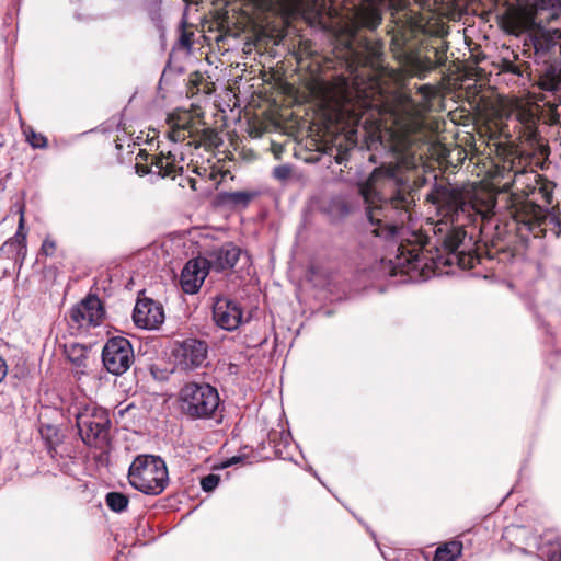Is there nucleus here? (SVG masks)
<instances>
[{
  "instance_id": "1",
  "label": "nucleus",
  "mask_w": 561,
  "mask_h": 561,
  "mask_svg": "<svg viewBox=\"0 0 561 561\" xmlns=\"http://www.w3.org/2000/svg\"><path fill=\"white\" fill-rule=\"evenodd\" d=\"M390 248L369 271L373 278H394V284L423 282L432 276L473 268L494 259L490 248Z\"/></svg>"
},
{
  "instance_id": "2",
  "label": "nucleus",
  "mask_w": 561,
  "mask_h": 561,
  "mask_svg": "<svg viewBox=\"0 0 561 561\" xmlns=\"http://www.w3.org/2000/svg\"><path fill=\"white\" fill-rule=\"evenodd\" d=\"M365 203L370 232L385 240L393 237L399 226L410 218L414 203L411 186L396 173L393 168H378L359 186Z\"/></svg>"
},
{
  "instance_id": "3",
  "label": "nucleus",
  "mask_w": 561,
  "mask_h": 561,
  "mask_svg": "<svg viewBox=\"0 0 561 561\" xmlns=\"http://www.w3.org/2000/svg\"><path fill=\"white\" fill-rule=\"evenodd\" d=\"M525 10V18L517 22L516 28L549 24L561 16V0H535L534 5ZM536 61L542 60L538 69V87L551 92L561 100V30L542 32L531 37Z\"/></svg>"
},
{
  "instance_id": "4",
  "label": "nucleus",
  "mask_w": 561,
  "mask_h": 561,
  "mask_svg": "<svg viewBox=\"0 0 561 561\" xmlns=\"http://www.w3.org/2000/svg\"><path fill=\"white\" fill-rule=\"evenodd\" d=\"M436 213L446 222L465 226L476 220L477 216L486 218L491 206L479 201L470 190L453 185L449 182H435L426 195Z\"/></svg>"
},
{
  "instance_id": "5",
  "label": "nucleus",
  "mask_w": 561,
  "mask_h": 561,
  "mask_svg": "<svg viewBox=\"0 0 561 561\" xmlns=\"http://www.w3.org/2000/svg\"><path fill=\"white\" fill-rule=\"evenodd\" d=\"M70 413L76 419L82 442L96 449H104L110 444L111 419L108 412L93 402L75 403Z\"/></svg>"
},
{
  "instance_id": "6",
  "label": "nucleus",
  "mask_w": 561,
  "mask_h": 561,
  "mask_svg": "<svg viewBox=\"0 0 561 561\" xmlns=\"http://www.w3.org/2000/svg\"><path fill=\"white\" fill-rule=\"evenodd\" d=\"M128 480L134 489L147 495H159L169 482L165 462L159 456L139 455L129 466Z\"/></svg>"
},
{
  "instance_id": "7",
  "label": "nucleus",
  "mask_w": 561,
  "mask_h": 561,
  "mask_svg": "<svg viewBox=\"0 0 561 561\" xmlns=\"http://www.w3.org/2000/svg\"><path fill=\"white\" fill-rule=\"evenodd\" d=\"M219 403V393L209 383L188 382L179 393L180 410L192 421L211 419Z\"/></svg>"
},
{
  "instance_id": "8",
  "label": "nucleus",
  "mask_w": 561,
  "mask_h": 561,
  "mask_svg": "<svg viewBox=\"0 0 561 561\" xmlns=\"http://www.w3.org/2000/svg\"><path fill=\"white\" fill-rule=\"evenodd\" d=\"M135 356L130 342L123 336L111 337L102 351L105 369L115 376L126 373L134 363Z\"/></svg>"
},
{
  "instance_id": "9",
  "label": "nucleus",
  "mask_w": 561,
  "mask_h": 561,
  "mask_svg": "<svg viewBox=\"0 0 561 561\" xmlns=\"http://www.w3.org/2000/svg\"><path fill=\"white\" fill-rule=\"evenodd\" d=\"M207 354V343L194 337L178 342L172 350L175 365L182 370L201 367L206 362Z\"/></svg>"
},
{
  "instance_id": "10",
  "label": "nucleus",
  "mask_w": 561,
  "mask_h": 561,
  "mask_svg": "<svg viewBox=\"0 0 561 561\" xmlns=\"http://www.w3.org/2000/svg\"><path fill=\"white\" fill-rule=\"evenodd\" d=\"M183 160V153L178 156L172 151H161L159 154L151 157L150 163L137 161L135 164V171L139 176L152 173L162 179L170 178L174 180L176 174L183 173V167L180 165Z\"/></svg>"
},
{
  "instance_id": "11",
  "label": "nucleus",
  "mask_w": 561,
  "mask_h": 561,
  "mask_svg": "<svg viewBox=\"0 0 561 561\" xmlns=\"http://www.w3.org/2000/svg\"><path fill=\"white\" fill-rule=\"evenodd\" d=\"M213 320L220 329L233 331L243 321L242 308L232 299L218 297L213 304Z\"/></svg>"
},
{
  "instance_id": "12",
  "label": "nucleus",
  "mask_w": 561,
  "mask_h": 561,
  "mask_svg": "<svg viewBox=\"0 0 561 561\" xmlns=\"http://www.w3.org/2000/svg\"><path fill=\"white\" fill-rule=\"evenodd\" d=\"M104 314V307L101 300L94 295H89L70 310V319L79 328L100 325Z\"/></svg>"
},
{
  "instance_id": "13",
  "label": "nucleus",
  "mask_w": 561,
  "mask_h": 561,
  "mask_svg": "<svg viewBox=\"0 0 561 561\" xmlns=\"http://www.w3.org/2000/svg\"><path fill=\"white\" fill-rule=\"evenodd\" d=\"M133 320L138 328L158 329L164 321L163 307L150 298L138 299L134 308Z\"/></svg>"
},
{
  "instance_id": "14",
  "label": "nucleus",
  "mask_w": 561,
  "mask_h": 561,
  "mask_svg": "<svg viewBox=\"0 0 561 561\" xmlns=\"http://www.w3.org/2000/svg\"><path fill=\"white\" fill-rule=\"evenodd\" d=\"M210 270V262L204 257L190 260L181 273V288L184 293L193 295L202 287Z\"/></svg>"
},
{
  "instance_id": "15",
  "label": "nucleus",
  "mask_w": 561,
  "mask_h": 561,
  "mask_svg": "<svg viewBox=\"0 0 561 561\" xmlns=\"http://www.w3.org/2000/svg\"><path fill=\"white\" fill-rule=\"evenodd\" d=\"M533 543L528 542V547L537 549V554L546 561H561V539L553 535L537 538L531 537Z\"/></svg>"
},
{
  "instance_id": "16",
  "label": "nucleus",
  "mask_w": 561,
  "mask_h": 561,
  "mask_svg": "<svg viewBox=\"0 0 561 561\" xmlns=\"http://www.w3.org/2000/svg\"><path fill=\"white\" fill-rule=\"evenodd\" d=\"M382 14L381 11L373 5L362 7L357 9L354 15V27L355 34L360 30H367L374 32L381 24Z\"/></svg>"
},
{
  "instance_id": "17",
  "label": "nucleus",
  "mask_w": 561,
  "mask_h": 561,
  "mask_svg": "<svg viewBox=\"0 0 561 561\" xmlns=\"http://www.w3.org/2000/svg\"><path fill=\"white\" fill-rule=\"evenodd\" d=\"M321 213L324 214L331 222H339L351 213V206L343 195L331 196L323 201Z\"/></svg>"
},
{
  "instance_id": "18",
  "label": "nucleus",
  "mask_w": 561,
  "mask_h": 561,
  "mask_svg": "<svg viewBox=\"0 0 561 561\" xmlns=\"http://www.w3.org/2000/svg\"><path fill=\"white\" fill-rule=\"evenodd\" d=\"M255 192H220L216 196L217 205L229 208H245L256 197Z\"/></svg>"
},
{
  "instance_id": "19",
  "label": "nucleus",
  "mask_w": 561,
  "mask_h": 561,
  "mask_svg": "<svg viewBox=\"0 0 561 561\" xmlns=\"http://www.w3.org/2000/svg\"><path fill=\"white\" fill-rule=\"evenodd\" d=\"M241 248H219L215 257L209 261L210 268L217 272L232 268L239 260Z\"/></svg>"
},
{
  "instance_id": "20",
  "label": "nucleus",
  "mask_w": 561,
  "mask_h": 561,
  "mask_svg": "<svg viewBox=\"0 0 561 561\" xmlns=\"http://www.w3.org/2000/svg\"><path fill=\"white\" fill-rule=\"evenodd\" d=\"M462 543L460 541H450L436 549L433 561H456L461 554Z\"/></svg>"
},
{
  "instance_id": "21",
  "label": "nucleus",
  "mask_w": 561,
  "mask_h": 561,
  "mask_svg": "<svg viewBox=\"0 0 561 561\" xmlns=\"http://www.w3.org/2000/svg\"><path fill=\"white\" fill-rule=\"evenodd\" d=\"M68 359L78 368L85 367L87 348L80 344H70L65 348Z\"/></svg>"
},
{
  "instance_id": "22",
  "label": "nucleus",
  "mask_w": 561,
  "mask_h": 561,
  "mask_svg": "<svg viewBox=\"0 0 561 561\" xmlns=\"http://www.w3.org/2000/svg\"><path fill=\"white\" fill-rule=\"evenodd\" d=\"M106 505L116 513L125 511L128 506V497L119 492H110L105 497Z\"/></svg>"
},
{
  "instance_id": "23",
  "label": "nucleus",
  "mask_w": 561,
  "mask_h": 561,
  "mask_svg": "<svg viewBox=\"0 0 561 561\" xmlns=\"http://www.w3.org/2000/svg\"><path fill=\"white\" fill-rule=\"evenodd\" d=\"M362 47L371 60H379L383 54V44L379 39L364 38L362 41Z\"/></svg>"
},
{
  "instance_id": "24",
  "label": "nucleus",
  "mask_w": 561,
  "mask_h": 561,
  "mask_svg": "<svg viewBox=\"0 0 561 561\" xmlns=\"http://www.w3.org/2000/svg\"><path fill=\"white\" fill-rule=\"evenodd\" d=\"M411 66L419 78H424L428 71L436 68V65L428 57H415L412 59Z\"/></svg>"
},
{
  "instance_id": "25",
  "label": "nucleus",
  "mask_w": 561,
  "mask_h": 561,
  "mask_svg": "<svg viewBox=\"0 0 561 561\" xmlns=\"http://www.w3.org/2000/svg\"><path fill=\"white\" fill-rule=\"evenodd\" d=\"M529 68V65L527 62H515L511 60H504L503 61V71L513 73L518 77H523Z\"/></svg>"
},
{
  "instance_id": "26",
  "label": "nucleus",
  "mask_w": 561,
  "mask_h": 561,
  "mask_svg": "<svg viewBox=\"0 0 561 561\" xmlns=\"http://www.w3.org/2000/svg\"><path fill=\"white\" fill-rule=\"evenodd\" d=\"M199 137L205 147H218L220 142L218 133L213 128H204Z\"/></svg>"
},
{
  "instance_id": "27",
  "label": "nucleus",
  "mask_w": 561,
  "mask_h": 561,
  "mask_svg": "<svg viewBox=\"0 0 561 561\" xmlns=\"http://www.w3.org/2000/svg\"><path fill=\"white\" fill-rule=\"evenodd\" d=\"M219 481V476L210 473L202 479L201 486L205 492H211L217 488Z\"/></svg>"
},
{
  "instance_id": "28",
  "label": "nucleus",
  "mask_w": 561,
  "mask_h": 561,
  "mask_svg": "<svg viewBox=\"0 0 561 561\" xmlns=\"http://www.w3.org/2000/svg\"><path fill=\"white\" fill-rule=\"evenodd\" d=\"M27 141L33 148H45L47 147V139L42 134H37L34 130H31L27 134Z\"/></svg>"
},
{
  "instance_id": "29",
  "label": "nucleus",
  "mask_w": 561,
  "mask_h": 561,
  "mask_svg": "<svg viewBox=\"0 0 561 561\" xmlns=\"http://www.w3.org/2000/svg\"><path fill=\"white\" fill-rule=\"evenodd\" d=\"M291 172H293V170H291L290 165L282 164V165L275 167L273 169V176L276 180L286 181L290 178Z\"/></svg>"
},
{
  "instance_id": "30",
  "label": "nucleus",
  "mask_w": 561,
  "mask_h": 561,
  "mask_svg": "<svg viewBox=\"0 0 561 561\" xmlns=\"http://www.w3.org/2000/svg\"><path fill=\"white\" fill-rule=\"evenodd\" d=\"M185 130V127L176 125L169 131L168 136L174 142L183 141L186 138Z\"/></svg>"
},
{
  "instance_id": "31",
  "label": "nucleus",
  "mask_w": 561,
  "mask_h": 561,
  "mask_svg": "<svg viewBox=\"0 0 561 561\" xmlns=\"http://www.w3.org/2000/svg\"><path fill=\"white\" fill-rule=\"evenodd\" d=\"M404 45H405V38H404V35L401 34V35H394L391 39V49L396 53V54H401L403 53V48H404Z\"/></svg>"
},
{
  "instance_id": "32",
  "label": "nucleus",
  "mask_w": 561,
  "mask_h": 561,
  "mask_svg": "<svg viewBox=\"0 0 561 561\" xmlns=\"http://www.w3.org/2000/svg\"><path fill=\"white\" fill-rule=\"evenodd\" d=\"M23 229H24V216H23V214H21V217L19 220V229H18V232L15 233V242L18 243V245H21L26 240V234L23 232Z\"/></svg>"
},
{
  "instance_id": "33",
  "label": "nucleus",
  "mask_w": 561,
  "mask_h": 561,
  "mask_svg": "<svg viewBox=\"0 0 561 561\" xmlns=\"http://www.w3.org/2000/svg\"><path fill=\"white\" fill-rule=\"evenodd\" d=\"M523 209L526 214H533L536 217L540 210L539 206L531 202H525L523 204Z\"/></svg>"
},
{
  "instance_id": "34",
  "label": "nucleus",
  "mask_w": 561,
  "mask_h": 561,
  "mask_svg": "<svg viewBox=\"0 0 561 561\" xmlns=\"http://www.w3.org/2000/svg\"><path fill=\"white\" fill-rule=\"evenodd\" d=\"M540 192L546 199L547 204H551L552 201V191L548 187V185H542L540 187Z\"/></svg>"
},
{
  "instance_id": "35",
  "label": "nucleus",
  "mask_w": 561,
  "mask_h": 561,
  "mask_svg": "<svg viewBox=\"0 0 561 561\" xmlns=\"http://www.w3.org/2000/svg\"><path fill=\"white\" fill-rule=\"evenodd\" d=\"M8 374V365L5 360L0 356V382L5 378Z\"/></svg>"
},
{
  "instance_id": "36",
  "label": "nucleus",
  "mask_w": 561,
  "mask_h": 561,
  "mask_svg": "<svg viewBox=\"0 0 561 561\" xmlns=\"http://www.w3.org/2000/svg\"><path fill=\"white\" fill-rule=\"evenodd\" d=\"M538 151H539L540 156H542L545 159H548V156L550 153V149H549L548 145L538 144Z\"/></svg>"
},
{
  "instance_id": "37",
  "label": "nucleus",
  "mask_w": 561,
  "mask_h": 561,
  "mask_svg": "<svg viewBox=\"0 0 561 561\" xmlns=\"http://www.w3.org/2000/svg\"><path fill=\"white\" fill-rule=\"evenodd\" d=\"M149 158H150V154L145 149H140L136 156L137 161H148Z\"/></svg>"
},
{
  "instance_id": "38",
  "label": "nucleus",
  "mask_w": 561,
  "mask_h": 561,
  "mask_svg": "<svg viewBox=\"0 0 561 561\" xmlns=\"http://www.w3.org/2000/svg\"><path fill=\"white\" fill-rule=\"evenodd\" d=\"M187 182H188V185L191 186V188L196 191V183H197V181L195 179H193V178H188Z\"/></svg>"
},
{
  "instance_id": "39",
  "label": "nucleus",
  "mask_w": 561,
  "mask_h": 561,
  "mask_svg": "<svg viewBox=\"0 0 561 561\" xmlns=\"http://www.w3.org/2000/svg\"><path fill=\"white\" fill-rule=\"evenodd\" d=\"M240 459H241L240 457H232L231 459H229L227 461V466H231L233 463H237L238 461H240Z\"/></svg>"
},
{
  "instance_id": "40",
  "label": "nucleus",
  "mask_w": 561,
  "mask_h": 561,
  "mask_svg": "<svg viewBox=\"0 0 561 561\" xmlns=\"http://www.w3.org/2000/svg\"><path fill=\"white\" fill-rule=\"evenodd\" d=\"M537 138V131L533 130L530 134H529V139L530 140H536Z\"/></svg>"
},
{
  "instance_id": "41",
  "label": "nucleus",
  "mask_w": 561,
  "mask_h": 561,
  "mask_svg": "<svg viewBox=\"0 0 561 561\" xmlns=\"http://www.w3.org/2000/svg\"><path fill=\"white\" fill-rule=\"evenodd\" d=\"M435 55H436V57L438 58V64H437V66L443 65V60H442V58L439 57V51H438L437 49L435 50Z\"/></svg>"
},
{
  "instance_id": "42",
  "label": "nucleus",
  "mask_w": 561,
  "mask_h": 561,
  "mask_svg": "<svg viewBox=\"0 0 561 561\" xmlns=\"http://www.w3.org/2000/svg\"><path fill=\"white\" fill-rule=\"evenodd\" d=\"M444 247H447V245H459L458 243H454V242H450V241H447L445 240L444 243H443Z\"/></svg>"
},
{
  "instance_id": "43",
  "label": "nucleus",
  "mask_w": 561,
  "mask_h": 561,
  "mask_svg": "<svg viewBox=\"0 0 561 561\" xmlns=\"http://www.w3.org/2000/svg\"><path fill=\"white\" fill-rule=\"evenodd\" d=\"M43 247H46V245H54L53 243L48 242V240H45L42 244Z\"/></svg>"
},
{
  "instance_id": "44",
  "label": "nucleus",
  "mask_w": 561,
  "mask_h": 561,
  "mask_svg": "<svg viewBox=\"0 0 561 561\" xmlns=\"http://www.w3.org/2000/svg\"><path fill=\"white\" fill-rule=\"evenodd\" d=\"M552 234L559 236V232L556 231V229H551L550 231Z\"/></svg>"
},
{
  "instance_id": "45",
  "label": "nucleus",
  "mask_w": 561,
  "mask_h": 561,
  "mask_svg": "<svg viewBox=\"0 0 561 561\" xmlns=\"http://www.w3.org/2000/svg\"><path fill=\"white\" fill-rule=\"evenodd\" d=\"M522 1H523V0H517V2L519 3V5H522Z\"/></svg>"
}]
</instances>
